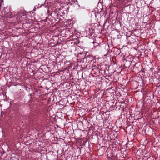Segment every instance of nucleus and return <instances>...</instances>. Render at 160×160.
<instances>
[{
  "mask_svg": "<svg viewBox=\"0 0 160 160\" xmlns=\"http://www.w3.org/2000/svg\"><path fill=\"white\" fill-rule=\"evenodd\" d=\"M4 15H6V17H9L10 18H11L12 17V12H10L9 11L8 12H7L6 11L4 12Z\"/></svg>",
  "mask_w": 160,
  "mask_h": 160,
  "instance_id": "1",
  "label": "nucleus"
}]
</instances>
